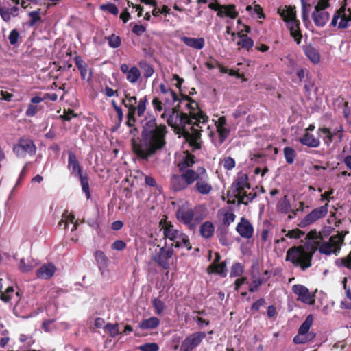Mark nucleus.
Instances as JSON below:
<instances>
[{"label":"nucleus","mask_w":351,"mask_h":351,"mask_svg":"<svg viewBox=\"0 0 351 351\" xmlns=\"http://www.w3.org/2000/svg\"><path fill=\"white\" fill-rule=\"evenodd\" d=\"M171 97L169 95H163V99L165 100V113L162 114V117L168 116V113L172 110V112L169 115L167 122L170 126L173 128L178 131V133L182 134L186 139H190L192 142L197 145L199 133L198 128H195V125L192 126L191 124L194 122L197 127H199L202 131L204 126H206V121L207 117L197 108V104L195 101L185 99L182 101L187 108L188 112H180L173 107V104L178 100L177 95L174 93V99H169Z\"/></svg>","instance_id":"1"},{"label":"nucleus","mask_w":351,"mask_h":351,"mask_svg":"<svg viewBox=\"0 0 351 351\" xmlns=\"http://www.w3.org/2000/svg\"><path fill=\"white\" fill-rule=\"evenodd\" d=\"M167 132L165 125H158L155 119L148 120L143 125L139 142H133L134 152L142 158L150 157L165 147Z\"/></svg>","instance_id":"2"},{"label":"nucleus","mask_w":351,"mask_h":351,"mask_svg":"<svg viewBox=\"0 0 351 351\" xmlns=\"http://www.w3.org/2000/svg\"><path fill=\"white\" fill-rule=\"evenodd\" d=\"M171 182L175 191L184 190L194 182H196L195 185L196 191L201 195H208L213 191L212 184L204 167H199L197 171H185L182 176H173Z\"/></svg>","instance_id":"3"},{"label":"nucleus","mask_w":351,"mask_h":351,"mask_svg":"<svg viewBox=\"0 0 351 351\" xmlns=\"http://www.w3.org/2000/svg\"><path fill=\"white\" fill-rule=\"evenodd\" d=\"M206 117L208 118L207 116H206ZM194 122L195 121H193V122L191 124L192 126L194 125ZM207 122H208V119L206 121V125L208 127H209ZM215 126H216L217 132L218 134V138H217V139H214L213 138V132H210L209 129H207L206 126H204L203 130L204 131L203 132L200 130L201 128L199 127H197L195 124V128L199 129L197 131L199 133L198 140L197 141V145H195V143L192 142V141H190V139H186V140L187 141H189L190 145L192 147H193L195 149H199L200 147L199 142V141L200 139V136H201L202 133H204V134L208 135V136H210V138H212V141L215 143V145H217V146L221 145L228 138L229 133H230V129L226 123V118L224 117H219L217 119V121H216V122H215Z\"/></svg>","instance_id":"4"},{"label":"nucleus","mask_w":351,"mask_h":351,"mask_svg":"<svg viewBox=\"0 0 351 351\" xmlns=\"http://www.w3.org/2000/svg\"><path fill=\"white\" fill-rule=\"evenodd\" d=\"M278 12L286 23L294 40L297 44H300L302 35L300 27V21L296 19L295 8L291 6L281 7L278 8Z\"/></svg>","instance_id":"5"},{"label":"nucleus","mask_w":351,"mask_h":351,"mask_svg":"<svg viewBox=\"0 0 351 351\" xmlns=\"http://www.w3.org/2000/svg\"><path fill=\"white\" fill-rule=\"evenodd\" d=\"M312 256L313 253L304 247H293L287 251L286 260L304 271L311 266Z\"/></svg>","instance_id":"6"},{"label":"nucleus","mask_w":351,"mask_h":351,"mask_svg":"<svg viewBox=\"0 0 351 351\" xmlns=\"http://www.w3.org/2000/svg\"><path fill=\"white\" fill-rule=\"evenodd\" d=\"M331 0H315L311 12V17L315 25L324 27L330 17V9Z\"/></svg>","instance_id":"7"},{"label":"nucleus","mask_w":351,"mask_h":351,"mask_svg":"<svg viewBox=\"0 0 351 351\" xmlns=\"http://www.w3.org/2000/svg\"><path fill=\"white\" fill-rule=\"evenodd\" d=\"M176 217L178 220L187 226L189 228H193L196 227L201 219L195 215L193 209L191 208L188 202H181L179 204Z\"/></svg>","instance_id":"8"},{"label":"nucleus","mask_w":351,"mask_h":351,"mask_svg":"<svg viewBox=\"0 0 351 351\" xmlns=\"http://www.w3.org/2000/svg\"><path fill=\"white\" fill-rule=\"evenodd\" d=\"M313 318L311 315H308L305 321L300 326L298 332L293 339L296 344H303L312 341L315 337V333L310 332L309 330L313 324Z\"/></svg>","instance_id":"9"},{"label":"nucleus","mask_w":351,"mask_h":351,"mask_svg":"<svg viewBox=\"0 0 351 351\" xmlns=\"http://www.w3.org/2000/svg\"><path fill=\"white\" fill-rule=\"evenodd\" d=\"M343 241L341 234L332 236L328 241L322 242L319 245V251L326 255L337 254L341 249Z\"/></svg>","instance_id":"10"},{"label":"nucleus","mask_w":351,"mask_h":351,"mask_svg":"<svg viewBox=\"0 0 351 351\" xmlns=\"http://www.w3.org/2000/svg\"><path fill=\"white\" fill-rule=\"evenodd\" d=\"M173 251L171 247L156 246L153 254V259L163 268L169 267V260L171 258Z\"/></svg>","instance_id":"11"},{"label":"nucleus","mask_w":351,"mask_h":351,"mask_svg":"<svg viewBox=\"0 0 351 351\" xmlns=\"http://www.w3.org/2000/svg\"><path fill=\"white\" fill-rule=\"evenodd\" d=\"M176 162L180 171L178 176H182L187 171H193L191 169V167L195 162V156L188 151H183L177 154Z\"/></svg>","instance_id":"12"},{"label":"nucleus","mask_w":351,"mask_h":351,"mask_svg":"<svg viewBox=\"0 0 351 351\" xmlns=\"http://www.w3.org/2000/svg\"><path fill=\"white\" fill-rule=\"evenodd\" d=\"M13 151L17 156L24 157L27 154H34L36 152V147L30 139L21 138L14 145Z\"/></svg>","instance_id":"13"},{"label":"nucleus","mask_w":351,"mask_h":351,"mask_svg":"<svg viewBox=\"0 0 351 351\" xmlns=\"http://www.w3.org/2000/svg\"><path fill=\"white\" fill-rule=\"evenodd\" d=\"M351 21V10L343 7L337 11L332 19V25L339 28H346Z\"/></svg>","instance_id":"14"},{"label":"nucleus","mask_w":351,"mask_h":351,"mask_svg":"<svg viewBox=\"0 0 351 351\" xmlns=\"http://www.w3.org/2000/svg\"><path fill=\"white\" fill-rule=\"evenodd\" d=\"M206 337V333L204 332H197L188 336L181 344L182 351H191L197 346L201 341Z\"/></svg>","instance_id":"15"},{"label":"nucleus","mask_w":351,"mask_h":351,"mask_svg":"<svg viewBox=\"0 0 351 351\" xmlns=\"http://www.w3.org/2000/svg\"><path fill=\"white\" fill-rule=\"evenodd\" d=\"M292 291L298 296V300L306 304H314V295L305 286L302 285H295L292 287Z\"/></svg>","instance_id":"16"},{"label":"nucleus","mask_w":351,"mask_h":351,"mask_svg":"<svg viewBox=\"0 0 351 351\" xmlns=\"http://www.w3.org/2000/svg\"><path fill=\"white\" fill-rule=\"evenodd\" d=\"M209 8L217 12V16L219 17H230L235 19L238 13L233 5H221L217 2H212L209 4Z\"/></svg>","instance_id":"17"},{"label":"nucleus","mask_w":351,"mask_h":351,"mask_svg":"<svg viewBox=\"0 0 351 351\" xmlns=\"http://www.w3.org/2000/svg\"><path fill=\"white\" fill-rule=\"evenodd\" d=\"M328 204L326 203L324 206L314 209L303 219L302 223L304 226L309 225L324 217L328 213Z\"/></svg>","instance_id":"18"},{"label":"nucleus","mask_w":351,"mask_h":351,"mask_svg":"<svg viewBox=\"0 0 351 351\" xmlns=\"http://www.w3.org/2000/svg\"><path fill=\"white\" fill-rule=\"evenodd\" d=\"M120 69L125 75L127 80L132 84L137 82L141 75L140 70L134 66L129 67L128 64H122L120 66Z\"/></svg>","instance_id":"19"},{"label":"nucleus","mask_w":351,"mask_h":351,"mask_svg":"<svg viewBox=\"0 0 351 351\" xmlns=\"http://www.w3.org/2000/svg\"><path fill=\"white\" fill-rule=\"evenodd\" d=\"M341 126L337 127L332 130L324 128L319 130V134L320 136L323 138L325 143L329 145L335 136H337L339 141L341 139Z\"/></svg>","instance_id":"20"},{"label":"nucleus","mask_w":351,"mask_h":351,"mask_svg":"<svg viewBox=\"0 0 351 351\" xmlns=\"http://www.w3.org/2000/svg\"><path fill=\"white\" fill-rule=\"evenodd\" d=\"M237 231L242 237L250 239L253 235L254 228L249 221L242 218L237 226Z\"/></svg>","instance_id":"21"},{"label":"nucleus","mask_w":351,"mask_h":351,"mask_svg":"<svg viewBox=\"0 0 351 351\" xmlns=\"http://www.w3.org/2000/svg\"><path fill=\"white\" fill-rule=\"evenodd\" d=\"M160 226L163 230V234L165 238L172 241L177 235L179 231L176 229L171 221H167V218L162 219L160 222Z\"/></svg>","instance_id":"22"},{"label":"nucleus","mask_w":351,"mask_h":351,"mask_svg":"<svg viewBox=\"0 0 351 351\" xmlns=\"http://www.w3.org/2000/svg\"><path fill=\"white\" fill-rule=\"evenodd\" d=\"M56 267L52 263L43 264L36 271V276L41 279H49L55 274Z\"/></svg>","instance_id":"23"},{"label":"nucleus","mask_w":351,"mask_h":351,"mask_svg":"<svg viewBox=\"0 0 351 351\" xmlns=\"http://www.w3.org/2000/svg\"><path fill=\"white\" fill-rule=\"evenodd\" d=\"M248 178L247 176L245 173H241L235 183L234 184L232 188H235L237 190V193L234 194L235 196L237 195H242L245 193V189L250 188L249 183L247 182Z\"/></svg>","instance_id":"24"},{"label":"nucleus","mask_w":351,"mask_h":351,"mask_svg":"<svg viewBox=\"0 0 351 351\" xmlns=\"http://www.w3.org/2000/svg\"><path fill=\"white\" fill-rule=\"evenodd\" d=\"M219 255L215 253V259L213 264L208 268V271L209 273H215L221 276H225L226 275V263L223 262L219 263Z\"/></svg>","instance_id":"25"},{"label":"nucleus","mask_w":351,"mask_h":351,"mask_svg":"<svg viewBox=\"0 0 351 351\" xmlns=\"http://www.w3.org/2000/svg\"><path fill=\"white\" fill-rule=\"evenodd\" d=\"M304 52L307 58L315 64L320 62L321 56L319 50L313 45H308L304 47Z\"/></svg>","instance_id":"26"},{"label":"nucleus","mask_w":351,"mask_h":351,"mask_svg":"<svg viewBox=\"0 0 351 351\" xmlns=\"http://www.w3.org/2000/svg\"><path fill=\"white\" fill-rule=\"evenodd\" d=\"M237 38H239V40L237 41V45L239 47L249 50L254 45V41L247 35L243 34V29H240L238 28Z\"/></svg>","instance_id":"27"},{"label":"nucleus","mask_w":351,"mask_h":351,"mask_svg":"<svg viewBox=\"0 0 351 351\" xmlns=\"http://www.w3.org/2000/svg\"><path fill=\"white\" fill-rule=\"evenodd\" d=\"M181 40L184 42V43L188 47L196 49H202L205 45V41L203 38H191L183 36L181 38Z\"/></svg>","instance_id":"28"},{"label":"nucleus","mask_w":351,"mask_h":351,"mask_svg":"<svg viewBox=\"0 0 351 351\" xmlns=\"http://www.w3.org/2000/svg\"><path fill=\"white\" fill-rule=\"evenodd\" d=\"M172 241L173 242L172 245L176 247H186L187 250L191 248L188 237L180 232L172 239Z\"/></svg>","instance_id":"29"},{"label":"nucleus","mask_w":351,"mask_h":351,"mask_svg":"<svg viewBox=\"0 0 351 351\" xmlns=\"http://www.w3.org/2000/svg\"><path fill=\"white\" fill-rule=\"evenodd\" d=\"M37 264V261L31 257L23 258L20 261L19 269L21 271L27 273L31 271Z\"/></svg>","instance_id":"30"},{"label":"nucleus","mask_w":351,"mask_h":351,"mask_svg":"<svg viewBox=\"0 0 351 351\" xmlns=\"http://www.w3.org/2000/svg\"><path fill=\"white\" fill-rule=\"evenodd\" d=\"M300 142L302 145L310 147H317L319 145V140L308 132H305L300 138Z\"/></svg>","instance_id":"31"},{"label":"nucleus","mask_w":351,"mask_h":351,"mask_svg":"<svg viewBox=\"0 0 351 351\" xmlns=\"http://www.w3.org/2000/svg\"><path fill=\"white\" fill-rule=\"evenodd\" d=\"M0 15L4 21L9 22L12 17H16L19 15V8L13 6L11 8H6L0 6Z\"/></svg>","instance_id":"32"},{"label":"nucleus","mask_w":351,"mask_h":351,"mask_svg":"<svg viewBox=\"0 0 351 351\" xmlns=\"http://www.w3.org/2000/svg\"><path fill=\"white\" fill-rule=\"evenodd\" d=\"M160 324V320L156 317H151L143 319L138 325V327L143 330H150L157 328Z\"/></svg>","instance_id":"33"},{"label":"nucleus","mask_w":351,"mask_h":351,"mask_svg":"<svg viewBox=\"0 0 351 351\" xmlns=\"http://www.w3.org/2000/svg\"><path fill=\"white\" fill-rule=\"evenodd\" d=\"M75 63L80 71L82 79L89 80L91 77L90 72L89 71L87 64L82 59L77 58L75 59Z\"/></svg>","instance_id":"34"},{"label":"nucleus","mask_w":351,"mask_h":351,"mask_svg":"<svg viewBox=\"0 0 351 351\" xmlns=\"http://www.w3.org/2000/svg\"><path fill=\"white\" fill-rule=\"evenodd\" d=\"M124 106L128 108L130 116H134L136 112L135 105L136 104V97L135 96L125 95V98L123 100Z\"/></svg>","instance_id":"35"},{"label":"nucleus","mask_w":351,"mask_h":351,"mask_svg":"<svg viewBox=\"0 0 351 351\" xmlns=\"http://www.w3.org/2000/svg\"><path fill=\"white\" fill-rule=\"evenodd\" d=\"M69 168L72 171V173L76 176H82L78 162L75 156L72 154H70L69 156Z\"/></svg>","instance_id":"36"},{"label":"nucleus","mask_w":351,"mask_h":351,"mask_svg":"<svg viewBox=\"0 0 351 351\" xmlns=\"http://www.w3.org/2000/svg\"><path fill=\"white\" fill-rule=\"evenodd\" d=\"M215 232V227L210 221L204 223L200 227V232L202 237L209 238L213 236Z\"/></svg>","instance_id":"37"},{"label":"nucleus","mask_w":351,"mask_h":351,"mask_svg":"<svg viewBox=\"0 0 351 351\" xmlns=\"http://www.w3.org/2000/svg\"><path fill=\"white\" fill-rule=\"evenodd\" d=\"M97 264L101 271L104 270L108 265V258L102 252H97L95 254Z\"/></svg>","instance_id":"38"},{"label":"nucleus","mask_w":351,"mask_h":351,"mask_svg":"<svg viewBox=\"0 0 351 351\" xmlns=\"http://www.w3.org/2000/svg\"><path fill=\"white\" fill-rule=\"evenodd\" d=\"M99 8L101 11L106 12L114 16H117L119 14L118 8L112 3L101 4L100 5Z\"/></svg>","instance_id":"39"},{"label":"nucleus","mask_w":351,"mask_h":351,"mask_svg":"<svg viewBox=\"0 0 351 351\" xmlns=\"http://www.w3.org/2000/svg\"><path fill=\"white\" fill-rule=\"evenodd\" d=\"M283 152L286 162L289 164H292L296 156L295 151L290 147H285L283 149Z\"/></svg>","instance_id":"40"},{"label":"nucleus","mask_w":351,"mask_h":351,"mask_svg":"<svg viewBox=\"0 0 351 351\" xmlns=\"http://www.w3.org/2000/svg\"><path fill=\"white\" fill-rule=\"evenodd\" d=\"M335 263L339 267H345L351 269V250L346 257L337 259Z\"/></svg>","instance_id":"41"},{"label":"nucleus","mask_w":351,"mask_h":351,"mask_svg":"<svg viewBox=\"0 0 351 351\" xmlns=\"http://www.w3.org/2000/svg\"><path fill=\"white\" fill-rule=\"evenodd\" d=\"M152 302L155 313L157 315H161L165 308V303L158 298L153 299Z\"/></svg>","instance_id":"42"},{"label":"nucleus","mask_w":351,"mask_h":351,"mask_svg":"<svg viewBox=\"0 0 351 351\" xmlns=\"http://www.w3.org/2000/svg\"><path fill=\"white\" fill-rule=\"evenodd\" d=\"M302 3V18L304 23L308 21V12L311 10V5L306 0H300Z\"/></svg>","instance_id":"43"},{"label":"nucleus","mask_w":351,"mask_h":351,"mask_svg":"<svg viewBox=\"0 0 351 351\" xmlns=\"http://www.w3.org/2000/svg\"><path fill=\"white\" fill-rule=\"evenodd\" d=\"M75 217L73 215L70 214H64L62 216L61 221L59 222L58 225L60 227L65 229L67 228L69 223H74Z\"/></svg>","instance_id":"44"},{"label":"nucleus","mask_w":351,"mask_h":351,"mask_svg":"<svg viewBox=\"0 0 351 351\" xmlns=\"http://www.w3.org/2000/svg\"><path fill=\"white\" fill-rule=\"evenodd\" d=\"M306 237L310 239L313 240L315 244L317 245H319V241H322L323 239V236L322 232H317L316 230H311L310 231Z\"/></svg>","instance_id":"45"},{"label":"nucleus","mask_w":351,"mask_h":351,"mask_svg":"<svg viewBox=\"0 0 351 351\" xmlns=\"http://www.w3.org/2000/svg\"><path fill=\"white\" fill-rule=\"evenodd\" d=\"M14 295V291L12 287H8L5 292H1V299L4 302H10Z\"/></svg>","instance_id":"46"},{"label":"nucleus","mask_w":351,"mask_h":351,"mask_svg":"<svg viewBox=\"0 0 351 351\" xmlns=\"http://www.w3.org/2000/svg\"><path fill=\"white\" fill-rule=\"evenodd\" d=\"M243 267L240 263H235L232 265L230 271L231 277H237L242 274Z\"/></svg>","instance_id":"47"},{"label":"nucleus","mask_w":351,"mask_h":351,"mask_svg":"<svg viewBox=\"0 0 351 351\" xmlns=\"http://www.w3.org/2000/svg\"><path fill=\"white\" fill-rule=\"evenodd\" d=\"M141 351H158L159 346L156 343H147L138 347Z\"/></svg>","instance_id":"48"},{"label":"nucleus","mask_w":351,"mask_h":351,"mask_svg":"<svg viewBox=\"0 0 351 351\" xmlns=\"http://www.w3.org/2000/svg\"><path fill=\"white\" fill-rule=\"evenodd\" d=\"M278 207L279 210L284 213H288L290 210V204L287 198V197H284L281 199L278 203Z\"/></svg>","instance_id":"49"},{"label":"nucleus","mask_w":351,"mask_h":351,"mask_svg":"<svg viewBox=\"0 0 351 351\" xmlns=\"http://www.w3.org/2000/svg\"><path fill=\"white\" fill-rule=\"evenodd\" d=\"M79 178L80 179L82 190L85 193L86 197L89 199L90 197V194L89 191L88 179L85 177H83L82 176H79Z\"/></svg>","instance_id":"50"},{"label":"nucleus","mask_w":351,"mask_h":351,"mask_svg":"<svg viewBox=\"0 0 351 351\" xmlns=\"http://www.w3.org/2000/svg\"><path fill=\"white\" fill-rule=\"evenodd\" d=\"M221 163L226 170H231L235 167V161L231 157L224 158L222 160Z\"/></svg>","instance_id":"51"},{"label":"nucleus","mask_w":351,"mask_h":351,"mask_svg":"<svg viewBox=\"0 0 351 351\" xmlns=\"http://www.w3.org/2000/svg\"><path fill=\"white\" fill-rule=\"evenodd\" d=\"M146 102H147L146 97H144V98L140 99L138 106L136 108V110H137V113H138V116H141L144 113V112L146 109Z\"/></svg>","instance_id":"52"},{"label":"nucleus","mask_w":351,"mask_h":351,"mask_svg":"<svg viewBox=\"0 0 351 351\" xmlns=\"http://www.w3.org/2000/svg\"><path fill=\"white\" fill-rule=\"evenodd\" d=\"M152 104L155 110L158 112L165 111V104H162L158 98H154Z\"/></svg>","instance_id":"53"},{"label":"nucleus","mask_w":351,"mask_h":351,"mask_svg":"<svg viewBox=\"0 0 351 351\" xmlns=\"http://www.w3.org/2000/svg\"><path fill=\"white\" fill-rule=\"evenodd\" d=\"M121 40L119 37L112 35L108 38V44L111 47L117 48L120 45Z\"/></svg>","instance_id":"54"},{"label":"nucleus","mask_w":351,"mask_h":351,"mask_svg":"<svg viewBox=\"0 0 351 351\" xmlns=\"http://www.w3.org/2000/svg\"><path fill=\"white\" fill-rule=\"evenodd\" d=\"M105 328L110 332L112 337H115L119 334V328L117 324H107Z\"/></svg>","instance_id":"55"},{"label":"nucleus","mask_w":351,"mask_h":351,"mask_svg":"<svg viewBox=\"0 0 351 351\" xmlns=\"http://www.w3.org/2000/svg\"><path fill=\"white\" fill-rule=\"evenodd\" d=\"M38 106H36L35 104H30L27 107V109L25 112V114L27 117H33L38 112Z\"/></svg>","instance_id":"56"},{"label":"nucleus","mask_w":351,"mask_h":351,"mask_svg":"<svg viewBox=\"0 0 351 351\" xmlns=\"http://www.w3.org/2000/svg\"><path fill=\"white\" fill-rule=\"evenodd\" d=\"M304 234L303 232L298 229H296L288 231V232L286 234V236L289 238L299 239L301 237V236Z\"/></svg>","instance_id":"57"},{"label":"nucleus","mask_w":351,"mask_h":351,"mask_svg":"<svg viewBox=\"0 0 351 351\" xmlns=\"http://www.w3.org/2000/svg\"><path fill=\"white\" fill-rule=\"evenodd\" d=\"M235 219V215L231 212H227L223 215V221L224 223L229 225Z\"/></svg>","instance_id":"58"},{"label":"nucleus","mask_w":351,"mask_h":351,"mask_svg":"<svg viewBox=\"0 0 351 351\" xmlns=\"http://www.w3.org/2000/svg\"><path fill=\"white\" fill-rule=\"evenodd\" d=\"M19 34L16 29L10 32L8 39L11 45H15L19 39Z\"/></svg>","instance_id":"59"},{"label":"nucleus","mask_w":351,"mask_h":351,"mask_svg":"<svg viewBox=\"0 0 351 351\" xmlns=\"http://www.w3.org/2000/svg\"><path fill=\"white\" fill-rule=\"evenodd\" d=\"M160 90L164 96L165 95H169L171 97V98H170L169 99H174V92L168 88L165 84H161L160 85Z\"/></svg>","instance_id":"60"},{"label":"nucleus","mask_w":351,"mask_h":351,"mask_svg":"<svg viewBox=\"0 0 351 351\" xmlns=\"http://www.w3.org/2000/svg\"><path fill=\"white\" fill-rule=\"evenodd\" d=\"M125 247V243L121 240H117L112 244V248L116 250H123Z\"/></svg>","instance_id":"61"},{"label":"nucleus","mask_w":351,"mask_h":351,"mask_svg":"<svg viewBox=\"0 0 351 351\" xmlns=\"http://www.w3.org/2000/svg\"><path fill=\"white\" fill-rule=\"evenodd\" d=\"M40 11H33L29 12V16L31 18V24H34L40 20Z\"/></svg>","instance_id":"62"},{"label":"nucleus","mask_w":351,"mask_h":351,"mask_svg":"<svg viewBox=\"0 0 351 351\" xmlns=\"http://www.w3.org/2000/svg\"><path fill=\"white\" fill-rule=\"evenodd\" d=\"M154 73V69L152 66L149 64H146L143 66V74L147 78L150 77Z\"/></svg>","instance_id":"63"},{"label":"nucleus","mask_w":351,"mask_h":351,"mask_svg":"<svg viewBox=\"0 0 351 351\" xmlns=\"http://www.w3.org/2000/svg\"><path fill=\"white\" fill-rule=\"evenodd\" d=\"M132 32L139 36L145 32V27L141 25H136L134 26Z\"/></svg>","instance_id":"64"}]
</instances>
